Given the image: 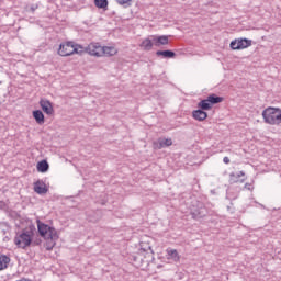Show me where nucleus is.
Returning <instances> with one entry per match:
<instances>
[{
  "mask_svg": "<svg viewBox=\"0 0 281 281\" xmlns=\"http://www.w3.org/2000/svg\"><path fill=\"white\" fill-rule=\"evenodd\" d=\"M167 254L169 256L170 260H173V262H179V260L181 259V257L179 256V252L177 251V249H167Z\"/></svg>",
  "mask_w": 281,
  "mask_h": 281,
  "instance_id": "obj_15",
  "label": "nucleus"
},
{
  "mask_svg": "<svg viewBox=\"0 0 281 281\" xmlns=\"http://www.w3.org/2000/svg\"><path fill=\"white\" fill-rule=\"evenodd\" d=\"M94 5L99 10H109V0H94Z\"/></svg>",
  "mask_w": 281,
  "mask_h": 281,
  "instance_id": "obj_21",
  "label": "nucleus"
},
{
  "mask_svg": "<svg viewBox=\"0 0 281 281\" xmlns=\"http://www.w3.org/2000/svg\"><path fill=\"white\" fill-rule=\"evenodd\" d=\"M9 265H10V257L5 255H0V271H3V269H8Z\"/></svg>",
  "mask_w": 281,
  "mask_h": 281,
  "instance_id": "obj_17",
  "label": "nucleus"
},
{
  "mask_svg": "<svg viewBox=\"0 0 281 281\" xmlns=\"http://www.w3.org/2000/svg\"><path fill=\"white\" fill-rule=\"evenodd\" d=\"M40 243L38 241H33V245H38Z\"/></svg>",
  "mask_w": 281,
  "mask_h": 281,
  "instance_id": "obj_30",
  "label": "nucleus"
},
{
  "mask_svg": "<svg viewBox=\"0 0 281 281\" xmlns=\"http://www.w3.org/2000/svg\"><path fill=\"white\" fill-rule=\"evenodd\" d=\"M32 236H34L32 231H23L20 235L15 236L14 244L20 249H26V247L32 245Z\"/></svg>",
  "mask_w": 281,
  "mask_h": 281,
  "instance_id": "obj_3",
  "label": "nucleus"
},
{
  "mask_svg": "<svg viewBox=\"0 0 281 281\" xmlns=\"http://www.w3.org/2000/svg\"><path fill=\"white\" fill-rule=\"evenodd\" d=\"M117 54V49L111 46H103L102 56H115Z\"/></svg>",
  "mask_w": 281,
  "mask_h": 281,
  "instance_id": "obj_19",
  "label": "nucleus"
},
{
  "mask_svg": "<svg viewBox=\"0 0 281 281\" xmlns=\"http://www.w3.org/2000/svg\"><path fill=\"white\" fill-rule=\"evenodd\" d=\"M36 10H38V4L31 7V12H36Z\"/></svg>",
  "mask_w": 281,
  "mask_h": 281,
  "instance_id": "obj_27",
  "label": "nucleus"
},
{
  "mask_svg": "<svg viewBox=\"0 0 281 281\" xmlns=\"http://www.w3.org/2000/svg\"><path fill=\"white\" fill-rule=\"evenodd\" d=\"M33 190L36 192V194H47L49 192V189L47 188V184L43 182L42 180H37L33 184Z\"/></svg>",
  "mask_w": 281,
  "mask_h": 281,
  "instance_id": "obj_7",
  "label": "nucleus"
},
{
  "mask_svg": "<svg viewBox=\"0 0 281 281\" xmlns=\"http://www.w3.org/2000/svg\"><path fill=\"white\" fill-rule=\"evenodd\" d=\"M198 109L202 111H210L212 109V103H210L209 99H204L198 103Z\"/></svg>",
  "mask_w": 281,
  "mask_h": 281,
  "instance_id": "obj_16",
  "label": "nucleus"
},
{
  "mask_svg": "<svg viewBox=\"0 0 281 281\" xmlns=\"http://www.w3.org/2000/svg\"><path fill=\"white\" fill-rule=\"evenodd\" d=\"M231 49H240V46L238 44V40H234L231 42Z\"/></svg>",
  "mask_w": 281,
  "mask_h": 281,
  "instance_id": "obj_25",
  "label": "nucleus"
},
{
  "mask_svg": "<svg viewBox=\"0 0 281 281\" xmlns=\"http://www.w3.org/2000/svg\"><path fill=\"white\" fill-rule=\"evenodd\" d=\"M263 122L271 126H280L281 124V109L269 106L262 111Z\"/></svg>",
  "mask_w": 281,
  "mask_h": 281,
  "instance_id": "obj_2",
  "label": "nucleus"
},
{
  "mask_svg": "<svg viewBox=\"0 0 281 281\" xmlns=\"http://www.w3.org/2000/svg\"><path fill=\"white\" fill-rule=\"evenodd\" d=\"M37 232L42 238H45L46 243L44 245L45 249L47 251H52L54 247H56V240H58V233L56 232V228L41 222V220L37 221Z\"/></svg>",
  "mask_w": 281,
  "mask_h": 281,
  "instance_id": "obj_1",
  "label": "nucleus"
},
{
  "mask_svg": "<svg viewBox=\"0 0 281 281\" xmlns=\"http://www.w3.org/2000/svg\"><path fill=\"white\" fill-rule=\"evenodd\" d=\"M156 56H162V58H175L177 54L172 50H157Z\"/></svg>",
  "mask_w": 281,
  "mask_h": 281,
  "instance_id": "obj_18",
  "label": "nucleus"
},
{
  "mask_svg": "<svg viewBox=\"0 0 281 281\" xmlns=\"http://www.w3.org/2000/svg\"><path fill=\"white\" fill-rule=\"evenodd\" d=\"M223 161H224L225 164H229V157H224V158H223Z\"/></svg>",
  "mask_w": 281,
  "mask_h": 281,
  "instance_id": "obj_28",
  "label": "nucleus"
},
{
  "mask_svg": "<svg viewBox=\"0 0 281 281\" xmlns=\"http://www.w3.org/2000/svg\"><path fill=\"white\" fill-rule=\"evenodd\" d=\"M119 5H131L133 0H116Z\"/></svg>",
  "mask_w": 281,
  "mask_h": 281,
  "instance_id": "obj_26",
  "label": "nucleus"
},
{
  "mask_svg": "<svg viewBox=\"0 0 281 281\" xmlns=\"http://www.w3.org/2000/svg\"><path fill=\"white\" fill-rule=\"evenodd\" d=\"M33 117L37 124L40 125L45 124V114H43V111L41 110L33 111Z\"/></svg>",
  "mask_w": 281,
  "mask_h": 281,
  "instance_id": "obj_12",
  "label": "nucleus"
},
{
  "mask_svg": "<svg viewBox=\"0 0 281 281\" xmlns=\"http://www.w3.org/2000/svg\"><path fill=\"white\" fill-rule=\"evenodd\" d=\"M47 170H49V162L47 160L37 162V172H47Z\"/></svg>",
  "mask_w": 281,
  "mask_h": 281,
  "instance_id": "obj_20",
  "label": "nucleus"
},
{
  "mask_svg": "<svg viewBox=\"0 0 281 281\" xmlns=\"http://www.w3.org/2000/svg\"><path fill=\"white\" fill-rule=\"evenodd\" d=\"M103 46L100 45V43H91L86 47L87 54L90 56H102Z\"/></svg>",
  "mask_w": 281,
  "mask_h": 281,
  "instance_id": "obj_4",
  "label": "nucleus"
},
{
  "mask_svg": "<svg viewBox=\"0 0 281 281\" xmlns=\"http://www.w3.org/2000/svg\"><path fill=\"white\" fill-rule=\"evenodd\" d=\"M59 56H71V42H66L59 45Z\"/></svg>",
  "mask_w": 281,
  "mask_h": 281,
  "instance_id": "obj_8",
  "label": "nucleus"
},
{
  "mask_svg": "<svg viewBox=\"0 0 281 281\" xmlns=\"http://www.w3.org/2000/svg\"><path fill=\"white\" fill-rule=\"evenodd\" d=\"M153 45H155V43L150 38H145L140 43V47H142V49H144V52H150V49H153Z\"/></svg>",
  "mask_w": 281,
  "mask_h": 281,
  "instance_id": "obj_14",
  "label": "nucleus"
},
{
  "mask_svg": "<svg viewBox=\"0 0 281 281\" xmlns=\"http://www.w3.org/2000/svg\"><path fill=\"white\" fill-rule=\"evenodd\" d=\"M192 117H194L198 122H203L205 120H207V112H205V110H194L192 112Z\"/></svg>",
  "mask_w": 281,
  "mask_h": 281,
  "instance_id": "obj_10",
  "label": "nucleus"
},
{
  "mask_svg": "<svg viewBox=\"0 0 281 281\" xmlns=\"http://www.w3.org/2000/svg\"><path fill=\"white\" fill-rule=\"evenodd\" d=\"M239 49H247V47H251V40L241 38L237 40Z\"/></svg>",
  "mask_w": 281,
  "mask_h": 281,
  "instance_id": "obj_24",
  "label": "nucleus"
},
{
  "mask_svg": "<svg viewBox=\"0 0 281 281\" xmlns=\"http://www.w3.org/2000/svg\"><path fill=\"white\" fill-rule=\"evenodd\" d=\"M168 146H172V138H159L158 139L157 148H159V150H161V148H168Z\"/></svg>",
  "mask_w": 281,
  "mask_h": 281,
  "instance_id": "obj_13",
  "label": "nucleus"
},
{
  "mask_svg": "<svg viewBox=\"0 0 281 281\" xmlns=\"http://www.w3.org/2000/svg\"><path fill=\"white\" fill-rule=\"evenodd\" d=\"M245 188H247V190H251V184L246 183V184H245Z\"/></svg>",
  "mask_w": 281,
  "mask_h": 281,
  "instance_id": "obj_29",
  "label": "nucleus"
},
{
  "mask_svg": "<svg viewBox=\"0 0 281 281\" xmlns=\"http://www.w3.org/2000/svg\"><path fill=\"white\" fill-rule=\"evenodd\" d=\"M153 43L155 47H161V45H168V35L153 36Z\"/></svg>",
  "mask_w": 281,
  "mask_h": 281,
  "instance_id": "obj_9",
  "label": "nucleus"
},
{
  "mask_svg": "<svg viewBox=\"0 0 281 281\" xmlns=\"http://www.w3.org/2000/svg\"><path fill=\"white\" fill-rule=\"evenodd\" d=\"M40 106L42 111L46 113V115H54V105L47 99L40 100Z\"/></svg>",
  "mask_w": 281,
  "mask_h": 281,
  "instance_id": "obj_6",
  "label": "nucleus"
},
{
  "mask_svg": "<svg viewBox=\"0 0 281 281\" xmlns=\"http://www.w3.org/2000/svg\"><path fill=\"white\" fill-rule=\"evenodd\" d=\"M192 218L199 221V218H204L207 216V209L203 204H199L198 209L191 211Z\"/></svg>",
  "mask_w": 281,
  "mask_h": 281,
  "instance_id": "obj_5",
  "label": "nucleus"
},
{
  "mask_svg": "<svg viewBox=\"0 0 281 281\" xmlns=\"http://www.w3.org/2000/svg\"><path fill=\"white\" fill-rule=\"evenodd\" d=\"M72 47V52L71 54H79L80 56H82V54H87V47H82L81 45H75L71 44Z\"/></svg>",
  "mask_w": 281,
  "mask_h": 281,
  "instance_id": "obj_23",
  "label": "nucleus"
},
{
  "mask_svg": "<svg viewBox=\"0 0 281 281\" xmlns=\"http://www.w3.org/2000/svg\"><path fill=\"white\" fill-rule=\"evenodd\" d=\"M206 100H209V102L211 103V106H213V104H221V102H223V97L211 94L206 98Z\"/></svg>",
  "mask_w": 281,
  "mask_h": 281,
  "instance_id": "obj_22",
  "label": "nucleus"
},
{
  "mask_svg": "<svg viewBox=\"0 0 281 281\" xmlns=\"http://www.w3.org/2000/svg\"><path fill=\"white\" fill-rule=\"evenodd\" d=\"M240 177H245L244 171H239V173H229V183H245V179H240Z\"/></svg>",
  "mask_w": 281,
  "mask_h": 281,
  "instance_id": "obj_11",
  "label": "nucleus"
}]
</instances>
